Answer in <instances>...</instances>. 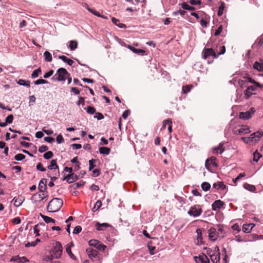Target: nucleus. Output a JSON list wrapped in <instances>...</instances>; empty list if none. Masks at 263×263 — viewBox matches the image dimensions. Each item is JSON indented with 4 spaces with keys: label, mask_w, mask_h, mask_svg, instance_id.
Instances as JSON below:
<instances>
[{
    "label": "nucleus",
    "mask_w": 263,
    "mask_h": 263,
    "mask_svg": "<svg viewBox=\"0 0 263 263\" xmlns=\"http://www.w3.org/2000/svg\"><path fill=\"white\" fill-rule=\"evenodd\" d=\"M202 58L207 61L208 64L213 63L214 59L218 57L215 50L212 48H204L202 52Z\"/></svg>",
    "instance_id": "obj_1"
},
{
    "label": "nucleus",
    "mask_w": 263,
    "mask_h": 263,
    "mask_svg": "<svg viewBox=\"0 0 263 263\" xmlns=\"http://www.w3.org/2000/svg\"><path fill=\"white\" fill-rule=\"evenodd\" d=\"M63 200L59 198H54L51 200L47 206L48 212L54 213L58 212L63 205Z\"/></svg>",
    "instance_id": "obj_2"
},
{
    "label": "nucleus",
    "mask_w": 263,
    "mask_h": 263,
    "mask_svg": "<svg viewBox=\"0 0 263 263\" xmlns=\"http://www.w3.org/2000/svg\"><path fill=\"white\" fill-rule=\"evenodd\" d=\"M262 136V131H257L252 134L249 137H242L241 139L245 143L251 144L253 143H256L258 142Z\"/></svg>",
    "instance_id": "obj_3"
},
{
    "label": "nucleus",
    "mask_w": 263,
    "mask_h": 263,
    "mask_svg": "<svg viewBox=\"0 0 263 263\" xmlns=\"http://www.w3.org/2000/svg\"><path fill=\"white\" fill-rule=\"evenodd\" d=\"M70 74L64 68H59L56 73L52 77V79L58 81H64Z\"/></svg>",
    "instance_id": "obj_4"
},
{
    "label": "nucleus",
    "mask_w": 263,
    "mask_h": 263,
    "mask_svg": "<svg viewBox=\"0 0 263 263\" xmlns=\"http://www.w3.org/2000/svg\"><path fill=\"white\" fill-rule=\"evenodd\" d=\"M63 251V247L61 242L57 241L55 245L53 246V248L50 252L52 257L54 258H59L61 257Z\"/></svg>",
    "instance_id": "obj_5"
},
{
    "label": "nucleus",
    "mask_w": 263,
    "mask_h": 263,
    "mask_svg": "<svg viewBox=\"0 0 263 263\" xmlns=\"http://www.w3.org/2000/svg\"><path fill=\"white\" fill-rule=\"evenodd\" d=\"M248 82H250L251 83L255 84L258 87H263V85L260 84L258 82L255 81L253 79H252L251 78L249 77H243L242 78V79L239 80L238 84L241 87H247Z\"/></svg>",
    "instance_id": "obj_6"
},
{
    "label": "nucleus",
    "mask_w": 263,
    "mask_h": 263,
    "mask_svg": "<svg viewBox=\"0 0 263 263\" xmlns=\"http://www.w3.org/2000/svg\"><path fill=\"white\" fill-rule=\"evenodd\" d=\"M88 243L89 246L94 247L100 251H104L107 248L105 245L96 239H91L89 241Z\"/></svg>",
    "instance_id": "obj_7"
},
{
    "label": "nucleus",
    "mask_w": 263,
    "mask_h": 263,
    "mask_svg": "<svg viewBox=\"0 0 263 263\" xmlns=\"http://www.w3.org/2000/svg\"><path fill=\"white\" fill-rule=\"evenodd\" d=\"M86 251L89 258L91 260H98L99 259V256H98L99 252L97 250L91 248H88L86 249Z\"/></svg>",
    "instance_id": "obj_8"
},
{
    "label": "nucleus",
    "mask_w": 263,
    "mask_h": 263,
    "mask_svg": "<svg viewBox=\"0 0 263 263\" xmlns=\"http://www.w3.org/2000/svg\"><path fill=\"white\" fill-rule=\"evenodd\" d=\"M209 239L211 241H215L219 236V232L216 228H211L208 230Z\"/></svg>",
    "instance_id": "obj_9"
},
{
    "label": "nucleus",
    "mask_w": 263,
    "mask_h": 263,
    "mask_svg": "<svg viewBox=\"0 0 263 263\" xmlns=\"http://www.w3.org/2000/svg\"><path fill=\"white\" fill-rule=\"evenodd\" d=\"M250 132L249 128L247 125H241L237 128L234 130V133L236 135H241L242 134H247Z\"/></svg>",
    "instance_id": "obj_10"
},
{
    "label": "nucleus",
    "mask_w": 263,
    "mask_h": 263,
    "mask_svg": "<svg viewBox=\"0 0 263 263\" xmlns=\"http://www.w3.org/2000/svg\"><path fill=\"white\" fill-rule=\"evenodd\" d=\"M216 158L215 157H212L210 159H207L206 160L205 163V166L208 171H211V169L210 168L211 165H212L213 166H214L215 167H218V165L216 163Z\"/></svg>",
    "instance_id": "obj_11"
},
{
    "label": "nucleus",
    "mask_w": 263,
    "mask_h": 263,
    "mask_svg": "<svg viewBox=\"0 0 263 263\" xmlns=\"http://www.w3.org/2000/svg\"><path fill=\"white\" fill-rule=\"evenodd\" d=\"M255 110L253 108H251L249 110L246 112H241L239 114V118L242 119H249L250 118L252 115L254 114Z\"/></svg>",
    "instance_id": "obj_12"
},
{
    "label": "nucleus",
    "mask_w": 263,
    "mask_h": 263,
    "mask_svg": "<svg viewBox=\"0 0 263 263\" xmlns=\"http://www.w3.org/2000/svg\"><path fill=\"white\" fill-rule=\"evenodd\" d=\"M78 179V177L77 175L74 173H71L65 176L63 179V180H66L68 183L74 182L75 181Z\"/></svg>",
    "instance_id": "obj_13"
},
{
    "label": "nucleus",
    "mask_w": 263,
    "mask_h": 263,
    "mask_svg": "<svg viewBox=\"0 0 263 263\" xmlns=\"http://www.w3.org/2000/svg\"><path fill=\"white\" fill-rule=\"evenodd\" d=\"M195 261L196 263H210V260L208 257L205 255H199L198 257H194Z\"/></svg>",
    "instance_id": "obj_14"
},
{
    "label": "nucleus",
    "mask_w": 263,
    "mask_h": 263,
    "mask_svg": "<svg viewBox=\"0 0 263 263\" xmlns=\"http://www.w3.org/2000/svg\"><path fill=\"white\" fill-rule=\"evenodd\" d=\"M202 212V210L200 205L197 204L192 206L187 214H201Z\"/></svg>",
    "instance_id": "obj_15"
},
{
    "label": "nucleus",
    "mask_w": 263,
    "mask_h": 263,
    "mask_svg": "<svg viewBox=\"0 0 263 263\" xmlns=\"http://www.w3.org/2000/svg\"><path fill=\"white\" fill-rule=\"evenodd\" d=\"M224 204V202L220 200H217L214 201L212 205V209L214 211H216L218 209H221L223 205Z\"/></svg>",
    "instance_id": "obj_16"
},
{
    "label": "nucleus",
    "mask_w": 263,
    "mask_h": 263,
    "mask_svg": "<svg viewBox=\"0 0 263 263\" xmlns=\"http://www.w3.org/2000/svg\"><path fill=\"white\" fill-rule=\"evenodd\" d=\"M95 226H96V229L98 231H104L107 228L111 227V225L107 223H100L98 222L96 223Z\"/></svg>",
    "instance_id": "obj_17"
},
{
    "label": "nucleus",
    "mask_w": 263,
    "mask_h": 263,
    "mask_svg": "<svg viewBox=\"0 0 263 263\" xmlns=\"http://www.w3.org/2000/svg\"><path fill=\"white\" fill-rule=\"evenodd\" d=\"M47 180L46 179H42L39 185V190L40 192H43L47 188Z\"/></svg>",
    "instance_id": "obj_18"
},
{
    "label": "nucleus",
    "mask_w": 263,
    "mask_h": 263,
    "mask_svg": "<svg viewBox=\"0 0 263 263\" xmlns=\"http://www.w3.org/2000/svg\"><path fill=\"white\" fill-rule=\"evenodd\" d=\"M254 226L253 223L245 224L242 226V231L244 233H250Z\"/></svg>",
    "instance_id": "obj_19"
},
{
    "label": "nucleus",
    "mask_w": 263,
    "mask_h": 263,
    "mask_svg": "<svg viewBox=\"0 0 263 263\" xmlns=\"http://www.w3.org/2000/svg\"><path fill=\"white\" fill-rule=\"evenodd\" d=\"M127 47L128 49H129L133 52H134V53H137L138 54H144L145 53V50L140 49H137V48H135L134 47H133L130 45H128L127 46Z\"/></svg>",
    "instance_id": "obj_20"
},
{
    "label": "nucleus",
    "mask_w": 263,
    "mask_h": 263,
    "mask_svg": "<svg viewBox=\"0 0 263 263\" xmlns=\"http://www.w3.org/2000/svg\"><path fill=\"white\" fill-rule=\"evenodd\" d=\"M179 5H180L182 8L184 10L189 11H194L196 10V8L194 7L189 5L186 2H183L182 4H179Z\"/></svg>",
    "instance_id": "obj_21"
},
{
    "label": "nucleus",
    "mask_w": 263,
    "mask_h": 263,
    "mask_svg": "<svg viewBox=\"0 0 263 263\" xmlns=\"http://www.w3.org/2000/svg\"><path fill=\"white\" fill-rule=\"evenodd\" d=\"M224 150V148L223 146L222 143H219L218 146L215 147L213 148L214 153H220L221 154Z\"/></svg>",
    "instance_id": "obj_22"
},
{
    "label": "nucleus",
    "mask_w": 263,
    "mask_h": 263,
    "mask_svg": "<svg viewBox=\"0 0 263 263\" xmlns=\"http://www.w3.org/2000/svg\"><path fill=\"white\" fill-rule=\"evenodd\" d=\"M47 167L49 170L59 169V166L57 164V160H52L50 162V164Z\"/></svg>",
    "instance_id": "obj_23"
},
{
    "label": "nucleus",
    "mask_w": 263,
    "mask_h": 263,
    "mask_svg": "<svg viewBox=\"0 0 263 263\" xmlns=\"http://www.w3.org/2000/svg\"><path fill=\"white\" fill-rule=\"evenodd\" d=\"M111 21L114 24L121 28H124L126 27V25L125 24L121 23L120 21L115 17H112L111 18Z\"/></svg>",
    "instance_id": "obj_24"
},
{
    "label": "nucleus",
    "mask_w": 263,
    "mask_h": 263,
    "mask_svg": "<svg viewBox=\"0 0 263 263\" xmlns=\"http://www.w3.org/2000/svg\"><path fill=\"white\" fill-rule=\"evenodd\" d=\"M220 6L218 9V11L217 12L218 16H220L223 13V11L225 8V3L224 2L220 1Z\"/></svg>",
    "instance_id": "obj_25"
},
{
    "label": "nucleus",
    "mask_w": 263,
    "mask_h": 263,
    "mask_svg": "<svg viewBox=\"0 0 263 263\" xmlns=\"http://www.w3.org/2000/svg\"><path fill=\"white\" fill-rule=\"evenodd\" d=\"M213 187L217 190L221 189L224 190L226 187V185L223 183V182H218L217 183H215L213 184Z\"/></svg>",
    "instance_id": "obj_26"
},
{
    "label": "nucleus",
    "mask_w": 263,
    "mask_h": 263,
    "mask_svg": "<svg viewBox=\"0 0 263 263\" xmlns=\"http://www.w3.org/2000/svg\"><path fill=\"white\" fill-rule=\"evenodd\" d=\"M253 67L254 69L257 70L258 71L263 72V64L261 62L260 63L257 61L255 62L254 63Z\"/></svg>",
    "instance_id": "obj_27"
},
{
    "label": "nucleus",
    "mask_w": 263,
    "mask_h": 263,
    "mask_svg": "<svg viewBox=\"0 0 263 263\" xmlns=\"http://www.w3.org/2000/svg\"><path fill=\"white\" fill-rule=\"evenodd\" d=\"M17 83L20 85L25 86L28 88L30 87V82L29 81H25L23 79H20L17 82Z\"/></svg>",
    "instance_id": "obj_28"
},
{
    "label": "nucleus",
    "mask_w": 263,
    "mask_h": 263,
    "mask_svg": "<svg viewBox=\"0 0 263 263\" xmlns=\"http://www.w3.org/2000/svg\"><path fill=\"white\" fill-rule=\"evenodd\" d=\"M85 6L87 10L91 13H92L93 14H94L95 15L97 16L98 17L101 16V14L99 12L93 9L89 8L87 4L85 3Z\"/></svg>",
    "instance_id": "obj_29"
},
{
    "label": "nucleus",
    "mask_w": 263,
    "mask_h": 263,
    "mask_svg": "<svg viewBox=\"0 0 263 263\" xmlns=\"http://www.w3.org/2000/svg\"><path fill=\"white\" fill-rule=\"evenodd\" d=\"M100 154L108 155L110 153V149L107 147H101L99 148Z\"/></svg>",
    "instance_id": "obj_30"
},
{
    "label": "nucleus",
    "mask_w": 263,
    "mask_h": 263,
    "mask_svg": "<svg viewBox=\"0 0 263 263\" xmlns=\"http://www.w3.org/2000/svg\"><path fill=\"white\" fill-rule=\"evenodd\" d=\"M41 72L42 70L41 68H39L38 69L34 70L31 74V78L32 79H35L38 77Z\"/></svg>",
    "instance_id": "obj_31"
},
{
    "label": "nucleus",
    "mask_w": 263,
    "mask_h": 263,
    "mask_svg": "<svg viewBox=\"0 0 263 263\" xmlns=\"http://www.w3.org/2000/svg\"><path fill=\"white\" fill-rule=\"evenodd\" d=\"M71 50H74L78 47V42L76 41H70L69 46Z\"/></svg>",
    "instance_id": "obj_32"
},
{
    "label": "nucleus",
    "mask_w": 263,
    "mask_h": 263,
    "mask_svg": "<svg viewBox=\"0 0 263 263\" xmlns=\"http://www.w3.org/2000/svg\"><path fill=\"white\" fill-rule=\"evenodd\" d=\"M44 55L45 57V60L47 62H51L52 61V55L51 53L47 51H46L44 53Z\"/></svg>",
    "instance_id": "obj_33"
},
{
    "label": "nucleus",
    "mask_w": 263,
    "mask_h": 263,
    "mask_svg": "<svg viewBox=\"0 0 263 263\" xmlns=\"http://www.w3.org/2000/svg\"><path fill=\"white\" fill-rule=\"evenodd\" d=\"M44 220L47 223L50 222L55 223V220L51 217L46 216L45 215H40Z\"/></svg>",
    "instance_id": "obj_34"
},
{
    "label": "nucleus",
    "mask_w": 263,
    "mask_h": 263,
    "mask_svg": "<svg viewBox=\"0 0 263 263\" xmlns=\"http://www.w3.org/2000/svg\"><path fill=\"white\" fill-rule=\"evenodd\" d=\"M66 251L70 258H71L73 259H76V257L71 252L70 246H66Z\"/></svg>",
    "instance_id": "obj_35"
},
{
    "label": "nucleus",
    "mask_w": 263,
    "mask_h": 263,
    "mask_svg": "<svg viewBox=\"0 0 263 263\" xmlns=\"http://www.w3.org/2000/svg\"><path fill=\"white\" fill-rule=\"evenodd\" d=\"M201 187L204 191H208L211 188V185L209 183L204 182L201 184Z\"/></svg>",
    "instance_id": "obj_36"
},
{
    "label": "nucleus",
    "mask_w": 263,
    "mask_h": 263,
    "mask_svg": "<svg viewBox=\"0 0 263 263\" xmlns=\"http://www.w3.org/2000/svg\"><path fill=\"white\" fill-rule=\"evenodd\" d=\"M243 187L251 192L254 191L255 190V187L253 185L249 184L247 183H246L243 184Z\"/></svg>",
    "instance_id": "obj_37"
},
{
    "label": "nucleus",
    "mask_w": 263,
    "mask_h": 263,
    "mask_svg": "<svg viewBox=\"0 0 263 263\" xmlns=\"http://www.w3.org/2000/svg\"><path fill=\"white\" fill-rule=\"evenodd\" d=\"M102 205V202L100 200H98L96 203H95L93 208L92 209V211L93 212H95L96 211H97L98 209L100 208V207Z\"/></svg>",
    "instance_id": "obj_38"
},
{
    "label": "nucleus",
    "mask_w": 263,
    "mask_h": 263,
    "mask_svg": "<svg viewBox=\"0 0 263 263\" xmlns=\"http://www.w3.org/2000/svg\"><path fill=\"white\" fill-rule=\"evenodd\" d=\"M193 87L192 85H185L182 87V92L183 93H187L190 92L191 88Z\"/></svg>",
    "instance_id": "obj_39"
},
{
    "label": "nucleus",
    "mask_w": 263,
    "mask_h": 263,
    "mask_svg": "<svg viewBox=\"0 0 263 263\" xmlns=\"http://www.w3.org/2000/svg\"><path fill=\"white\" fill-rule=\"evenodd\" d=\"M85 109L86 110L87 112L89 114H93L96 112V109L95 107L89 106L86 108H85Z\"/></svg>",
    "instance_id": "obj_40"
},
{
    "label": "nucleus",
    "mask_w": 263,
    "mask_h": 263,
    "mask_svg": "<svg viewBox=\"0 0 263 263\" xmlns=\"http://www.w3.org/2000/svg\"><path fill=\"white\" fill-rule=\"evenodd\" d=\"M210 258L213 263H217V262H219V260H220V256L219 255L214 254V255L211 256Z\"/></svg>",
    "instance_id": "obj_41"
},
{
    "label": "nucleus",
    "mask_w": 263,
    "mask_h": 263,
    "mask_svg": "<svg viewBox=\"0 0 263 263\" xmlns=\"http://www.w3.org/2000/svg\"><path fill=\"white\" fill-rule=\"evenodd\" d=\"M253 156V160L255 162H257L261 157V155L258 152L257 150L254 153Z\"/></svg>",
    "instance_id": "obj_42"
},
{
    "label": "nucleus",
    "mask_w": 263,
    "mask_h": 263,
    "mask_svg": "<svg viewBox=\"0 0 263 263\" xmlns=\"http://www.w3.org/2000/svg\"><path fill=\"white\" fill-rule=\"evenodd\" d=\"M147 247H148L149 251V254L151 255H154L155 254V252H154V251L155 250L156 247L155 246H152L150 242L148 243Z\"/></svg>",
    "instance_id": "obj_43"
},
{
    "label": "nucleus",
    "mask_w": 263,
    "mask_h": 263,
    "mask_svg": "<svg viewBox=\"0 0 263 263\" xmlns=\"http://www.w3.org/2000/svg\"><path fill=\"white\" fill-rule=\"evenodd\" d=\"M53 156V153L51 151H48L45 153L43 156L44 158L46 159H49L52 158Z\"/></svg>",
    "instance_id": "obj_44"
},
{
    "label": "nucleus",
    "mask_w": 263,
    "mask_h": 263,
    "mask_svg": "<svg viewBox=\"0 0 263 263\" xmlns=\"http://www.w3.org/2000/svg\"><path fill=\"white\" fill-rule=\"evenodd\" d=\"M25 157L26 156L22 154H18L14 156V159L17 161H21L24 159Z\"/></svg>",
    "instance_id": "obj_45"
},
{
    "label": "nucleus",
    "mask_w": 263,
    "mask_h": 263,
    "mask_svg": "<svg viewBox=\"0 0 263 263\" xmlns=\"http://www.w3.org/2000/svg\"><path fill=\"white\" fill-rule=\"evenodd\" d=\"M170 124H172V121L171 119H168L165 120H164L163 122V125L161 128V130L165 129L166 128V124L168 125Z\"/></svg>",
    "instance_id": "obj_46"
},
{
    "label": "nucleus",
    "mask_w": 263,
    "mask_h": 263,
    "mask_svg": "<svg viewBox=\"0 0 263 263\" xmlns=\"http://www.w3.org/2000/svg\"><path fill=\"white\" fill-rule=\"evenodd\" d=\"M96 161V159H92L89 161V171H91L95 167V162Z\"/></svg>",
    "instance_id": "obj_47"
},
{
    "label": "nucleus",
    "mask_w": 263,
    "mask_h": 263,
    "mask_svg": "<svg viewBox=\"0 0 263 263\" xmlns=\"http://www.w3.org/2000/svg\"><path fill=\"white\" fill-rule=\"evenodd\" d=\"M14 260L15 261H16L17 263H18V262L24 263L26 261H28V260L27 259V258L25 257H18Z\"/></svg>",
    "instance_id": "obj_48"
},
{
    "label": "nucleus",
    "mask_w": 263,
    "mask_h": 263,
    "mask_svg": "<svg viewBox=\"0 0 263 263\" xmlns=\"http://www.w3.org/2000/svg\"><path fill=\"white\" fill-rule=\"evenodd\" d=\"M186 13V11L184 10H182L181 9L177 10L176 11H174L173 12V15H177L178 14H180L181 16H184L185 14Z\"/></svg>",
    "instance_id": "obj_49"
},
{
    "label": "nucleus",
    "mask_w": 263,
    "mask_h": 263,
    "mask_svg": "<svg viewBox=\"0 0 263 263\" xmlns=\"http://www.w3.org/2000/svg\"><path fill=\"white\" fill-rule=\"evenodd\" d=\"M13 120V115L11 114L7 117L6 118L5 122L7 123V124H10L12 123Z\"/></svg>",
    "instance_id": "obj_50"
},
{
    "label": "nucleus",
    "mask_w": 263,
    "mask_h": 263,
    "mask_svg": "<svg viewBox=\"0 0 263 263\" xmlns=\"http://www.w3.org/2000/svg\"><path fill=\"white\" fill-rule=\"evenodd\" d=\"M245 176H246V174L245 173H240L236 178H234L233 179V182L234 183H236L237 181H238L241 178H242V177H244Z\"/></svg>",
    "instance_id": "obj_51"
},
{
    "label": "nucleus",
    "mask_w": 263,
    "mask_h": 263,
    "mask_svg": "<svg viewBox=\"0 0 263 263\" xmlns=\"http://www.w3.org/2000/svg\"><path fill=\"white\" fill-rule=\"evenodd\" d=\"M34 83L35 85H39V84H41L48 83V82H47V81H46L45 80L41 79L37 80L36 81H34Z\"/></svg>",
    "instance_id": "obj_52"
},
{
    "label": "nucleus",
    "mask_w": 263,
    "mask_h": 263,
    "mask_svg": "<svg viewBox=\"0 0 263 263\" xmlns=\"http://www.w3.org/2000/svg\"><path fill=\"white\" fill-rule=\"evenodd\" d=\"M245 95L246 96V99H248L249 97H250L253 93L251 91L249 90V89L247 88V89L244 92Z\"/></svg>",
    "instance_id": "obj_53"
},
{
    "label": "nucleus",
    "mask_w": 263,
    "mask_h": 263,
    "mask_svg": "<svg viewBox=\"0 0 263 263\" xmlns=\"http://www.w3.org/2000/svg\"><path fill=\"white\" fill-rule=\"evenodd\" d=\"M85 183V182L82 181L74 183L73 185L74 189H77L81 186H82Z\"/></svg>",
    "instance_id": "obj_54"
},
{
    "label": "nucleus",
    "mask_w": 263,
    "mask_h": 263,
    "mask_svg": "<svg viewBox=\"0 0 263 263\" xmlns=\"http://www.w3.org/2000/svg\"><path fill=\"white\" fill-rule=\"evenodd\" d=\"M189 3L192 5H200L201 4V1L200 0H190Z\"/></svg>",
    "instance_id": "obj_55"
},
{
    "label": "nucleus",
    "mask_w": 263,
    "mask_h": 263,
    "mask_svg": "<svg viewBox=\"0 0 263 263\" xmlns=\"http://www.w3.org/2000/svg\"><path fill=\"white\" fill-rule=\"evenodd\" d=\"M82 231V227L80 226H76L73 231V234H79Z\"/></svg>",
    "instance_id": "obj_56"
},
{
    "label": "nucleus",
    "mask_w": 263,
    "mask_h": 263,
    "mask_svg": "<svg viewBox=\"0 0 263 263\" xmlns=\"http://www.w3.org/2000/svg\"><path fill=\"white\" fill-rule=\"evenodd\" d=\"M222 29H223L222 26L220 25L218 27V28L216 30V31L214 33V35L215 36H218V35H219L221 33V32H222Z\"/></svg>",
    "instance_id": "obj_57"
},
{
    "label": "nucleus",
    "mask_w": 263,
    "mask_h": 263,
    "mask_svg": "<svg viewBox=\"0 0 263 263\" xmlns=\"http://www.w3.org/2000/svg\"><path fill=\"white\" fill-rule=\"evenodd\" d=\"M36 169L41 172H45L46 170V168L43 166V165L40 162L36 165Z\"/></svg>",
    "instance_id": "obj_58"
},
{
    "label": "nucleus",
    "mask_w": 263,
    "mask_h": 263,
    "mask_svg": "<svg viewBox=\"0 0 263 263\" xmlns=\"http://www.w3.org/2000/svg\"><path fill=\"white\" fill-rule=\"evenodd\" d=\"M100 174V171L99 169H95L92 171V176L93 177H96L99 176Z\"/></svg>",
    "instance_id": "obj_59"
},
{
    "label": "nucleus",
    "mask_w": 263,
    "mask_h": 263,
    "mask_svg": "<svg viewBox=\"0 0 263 263\" xmlns=\"http://www.w3.org/2000/svg\"><path fill=\"white\" fill-rule=\"evenodd\" d=\"M48 149V147L47 146L45 145H43L41 147H39V151L40 153H43L44 152H46Z\"/></svg>",
    "instance_id": "obj_60"
},
{
    "label": "nucleus",
    "mask_w": 263,
    "mask_h": 263,
    "mask_svg": "<svg viewBox=\"0 0 263 263\" xmlns=\"http://www.w3.org/2000/svg\"><path fill=\"white\" fill-rule=\"evenodd\" d=\"M217 229V231L219 232V237H223L224 236V235H223V229L221 227H220V226H217V227L216 228Z\"/></svg>",
    "instance_id": "obj_61"
},
{
    "label": "nucleus",
    "mask_w": 263,
    "mask_h": 263,
    "mask_svg": "<svg viewBox=\"0 0 263 263\" xmlns=\"http://www.w3.org/2000/svg\"><path fill=\"white\" fill-rule=\"evenodd\" d=\"M56 140H57L58 143H62L64 142V138L61 135H59L57 137Z\"/></svg>",
    "instance_id": "obj_62"
},
{
    "label": "nucleus",
    "mask_w": 263,
    "mask_h": 263,
    "mask_svg": "<svg viewBox=\"0 0 263 263\" xmlns=\"http://www.w3.org/2000/svg\"><path fill=\"white\" fill-rule=\"evenodd\" d=\"M53 74V70L52 69L49 70L48 72H46L44 75V78L47 79L49 78L50 76H51Z\"/></svg>",
    "instance_id": "obj_63"
},
{
    "label": "nucleus",
    "mask_w": 263,
    "mask_h": 263,
    "mask_svg": "<svg viewBox=\"0 0 263 263\" xmlns=\"http://www.w3.org/2000/svg\"><path fill=\"white\" fill-rule=\"evenodd\" d=\"M30 101H29V105H33V104L35 102L36 98L34 96H31L29 97Z\"/></svg>",
    "instance_id": "obj_64"
}]
</instances>
